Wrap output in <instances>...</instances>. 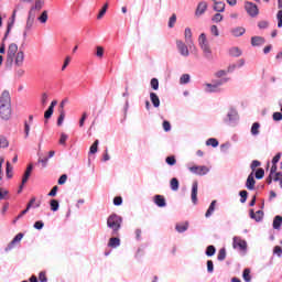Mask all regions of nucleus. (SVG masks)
<instances>
[{
	"label": "nucleus",
	"instance_id": "obj_38",
	"mask_svg": "<svg viewBox=\"0 0 282 282\" xmlns=\"http://www.w3.org/2000/svg\"><path fill=\"white\" fill-rule=\"evenodd\" d=\"M65 120V109H59V117L57 119V127H61Z\"/></svg>",
	"mask_w": 282,
	"mask_h": 282
},
{
	"label": "nucleus",
	"instance_id": "obj_30",
	"mask_svg": "<svg viewBox=\"0 0 282 282\" xmlns=\"http://www.w3.org/2000/svg\"><path fill=\"white\" fill-rule=\"evenodd\" d=\"M175 230L178 232H186L188 230V223L176 224Z\"/></svg>",
	"mask_w": 282,
	"mask_h": 282
},
{
	"label": "nucleus",
	"instance_id": "obj_49",
	"mask_svg": "<svg viewBox=\"0 0 282 282\" xmlns=\"http://www.w3.org/2000/svg\"><path fill=\"white\" fill-rule=\"evenodd\" d=\"M96 56L98 58H102V56H105V48L102 46H97Z\"/></svg>",
	"mask_w": 282,
	"mask_h": 282
},
{
	"label": "nucleus",
	"instance_id": "obj_57",
	"mask_svg": "<svg viewBox=\"0 0 282 282\" xmlns=\"http://www.w3.org/2000/svg\"><path fill=\"white\" fill-rule=\"evenodd\" d=\"M276 19H278V28H282V10L278 11Z\"/></svg>",
	"mask_w": 282,
	"mask_h": 282
},
{
	"label": "nucleus",
	"instance_id": "obj_35",
	"mask_svg": "<svg viewBox=\"0 0 282 282\" xmlns=\"http://www.w3.org/2000/svg\"><path fill=\"white\" fill-rule=\"evenodd\" d=\"M259 129H261V124L259 122H254L251 127V133L253 135H259Z\"/></svg>",
	"mask_w": 282,
	"mask_h": 282
},
{
	"label": "nucleus",
	"instance_id": "obj_7",
	"mask_svg": "<svg viewBox=\"0 0 282 282\" xmlns=\"http://www.w3.org/2000/svg\"><path fill=\"white\" fill-rule=\"evenodd\" d=\"M191 173L194 175H206L210 171L206 165H194L189 167Z\"/></svg>",
	"mask_w": 282,
	"mask_h": 282
},
{
	"label": "nucleus",
	"instance_id": "obj_21",
	"mask_svg": "<svg viewBox=\"0 0 282 282\" xmlns=\"http://www.w3.org/2000/svg\"><path fill=\"white\" fill-rule=\"evenodd\" d=\"M232 36H243L246 34V29L243 26H237L231 29Z\"/></svg>",
	"mask_w": 282,
	"mask_h": 282
},
{
	"label": "nucleus",
	"instance_id": "obj_26",
	"mask_svg": "<svg viewBox=\"0 0 282 282\" xmlns=\"http://www.w3.org/2000/svg\"><path fill=\"white\" fill-rule=\"evenodd\" d=\"M108 246H109V248H118V246H120V238H118V237L110 238Z\"/></svg>",
	"mask_w": 282,
	"mask_h": 282
},
{
	"label": "nucleus",
	"instance_id": "obj_63",
	"mask_svg": "<svg viewBox=\"0 0 282 282\" xmlns=\"http://www.w3.org/2000/svg\"><path fill=\"white\" fill-rule=\"evenodd\" d=\"M7 177H12V167H10V162H7Z\"/></svg>",
	"mask_w": 282,
	"mask_h": 282
},
{
	"label": "nucleus",
	"instance_id": "obj_43",
	"mask_svg": "<svg viewBox=\"0 0 282 282\" xmlns=\"http://www.w3.org/2000/svg\"><path fill=\"white\" fill-rule=\"evenodd\" d=\"M218 261H224L226 259V249L221 248L218 251V256H217Z\"/></svg>",
	"mask_w": 282,
	"mask_h": 282
},
{
	"label": "nucleus",
	"instance_id": "obj_3",
	"mask_svg": "<svg viewBox=\"0 0 282 282\" xmlns=\"http://www.w3.org/2000/svg\"><path fill=\"white\" fill-rule=\"evenodd\" d=\"M19 54V45L11 43L7 50V63L12 65L14 63V56Z\"/></svg>",
	"mask_w": 282,
	"mask_h": 282
},
{
	"label": "nucleus",
	"instance_id": "obj_53",
	"mask_svg": "<svg viewBox=\"0 0 282 282\" xmlns=\"http://www.w3.org/2000/svg\"><path fill=\"white\" fill-rule=\"evenodd\" d=\"M273 181L274 182H280V186L282 188V173L281 172L275 173V176L273 177Z\"/></svg>",
	"mask_w": 282,
	"mask_h": 282
},
{
	"label": "nucleus",
	"instance_id": "obj_59",
	"mask_svg": "<svg viewBox=\"0 0 282 282\" xmlns=\"http://www.w3.org/2000/svg\"><path fill=\"white\" fill-rule=\"evenodd\" d=\"M259 166H261V162L260 161H257V160H254V161H252V163H251V171H257V167H259Z\"/></svg>",
	"mask_w": 282,
	"mask_h": 282
},
{
	"label": "nucleus",
	"instance_id": "obj_12",
	"mask_svg": "<svg viewBox=\"0 0 282 282\" xmlns=\"http://www.w3.org/2000/svg\"><path fill=\"white\" fill-rule=\"evenodd\" d=\"M13 58L15 67H23V63L25 61V53L23 51H19Z\"/></svg>",
	"mask_w": 282,
	"mask_h": 282
},
{
	"label": "nucleus",
	"instance_id": "obj_58",
	"mask_svg": "<svg viewBox=\"0 0 282 282\" xmlns=\"http://www.w3.org/2000/svg\"><path fill=\"white\" fill-rule=\"evenodd\" d=\"M113 205L115 206H121L122 205V196H116L113 198Z\"/></svg>",
	"mask_w": 282,
	"mask_h": 282
},
{
	"label": "nucleus",
	"instance_id": "obj_9",
	"mask_svg": "<svg viewBox=\"0 0 282 282\" xmlns=\"http://www.w3.org/2000/svg\"><path fill=\"white\" fill-rule=\"evenodd\" d=\"M245 10L249 17H257L259 14V7L252 2H246Z\"/></svg>",
	"mask_w": 282,
	"mask_h": 282
},
{
	"label": "nucleus",
	"instance_id": "obj_39",
	"mask_svg": "<svg viewBox=\"0 0 282 282\" xmlns=\"http://www.w3.org/2000/svg\"><path fill=\"white\" fill-rule=\"evenodd\" d=\"M189 82H191V75H188V74H184V75H182L181 78H180L181 85H186V84H188Z\"/></svg>",
	"mask_w": 282,
	"mask_h": 282
},
{
	"label": "nucleus",
	"instance_id": "obj_25",
	"mask_svg": "<svg viewBox=\"0 0 282 282\" xmlns=\"http://www.w3.org/2000/svg\"><path fill=\"white\" fill-rule=\"evenodd\" d=\"M43 6H45V0H35V4L31 8L32 12L34 10L41 11L43 10Z\"/></svg>",
	"mask_w": 282,
	"mask_h": 282
},
{
	"label": "nucleus",
	"instance_id": "obj_16",
	"mask_svg": "<svg viewBox=\"0 0 282 282\" xmlns=\"http://www.w3.org/2000/svg\"><path fill=\"white\" fill-rule=\"evenodd\" d=\"M256 184H257V181H254V174L253 173L249 174L247 182H246V186H247L248 191H254Z\"/></svg>",
	"mask_w": 282,
	"mask_h": 282
},
{
	"label": "nucleus",
	"instance_id": "obj_34",
	"mask_svg": "<svg viewBox=\"0 0 282 282\" xmlns=\"http://www.w3.org/2000/svg\"><path fill=\"white\" fill-rule=\"evenodd\" d=\"M109 8V3L104 4V7L101 8V10L99 11L97 19L100 20L102 19V17H105V14H107V10Z\"/></svg>",
	"mask_w": 282,
	"mask_h": 282
},
{
	"label": "nucleus",
	"instance_id": "obj_17",
	"mask_svg": "<svg viewBox=\"0 0 282 282\" xmlns=\"http://www.w3.org/2000/svg\"><path fill=\"white\" fill-rule=\"evenodd\" d=\"M199 189V185L197 183V181H195L192 184V202L193 204H197V191Z\"/></svg>",
	"mask_w": 282,
	"mask_h": 282
},
{
	"label": "nucleus",
	"instance_id": "obj_42",
	"mask_svg": "<svg viewBox=\"0 0 282 282\" xmlns=\"http://www.w3.org/2000/svg\"><path fill=\"white\" fill-rule=\"evenodd\" d=\"M212 21L214 23H221L224 21V15L221 13H216L213 18Z\"/></svg>",
	"mask_w": 282,
	"mask_h": 282
},
{
	"label": "nucleus",
	"instance_id": "obj_14",
	"mask_svg": "<svg viewBox=\"0 0 282 282\" xmlns=\"http://www.w3.org/2000/svg\"><path fill=\"white\" fill-rule=\"evenodd\" d=\"M21 239H23V234H18L12 241L7 246L6 248V252H10V250L14 249V246H17V243H19L21 241Z\"/></svg>",
	"mask_w": 282,
	"mask_h": 282
},
{
	"label": "nucleus",
	"instance_id": "obj_32",
	"mask_svg": "<svg viewBox=\"0 0 282 282\" xmlns=\"http://www.w3.org/2000/svg\"><path fill=\"white\" fill-rule=\"evenodd\" d=\"M206 145L213 147L215 149V148L219 147V141H217V139H215V138H210L206 141Z\"/></svg>",
	"mask_w": 282,
	"mask_h": 282
},
{
	"label": "nucleus",
	"instance_id": "obj_1",
	"mask_svg": "<svg viewBox=\"0 0 282 282\" xmlns=\"http://www.w3.org/2000/svg\"><path fill=\"white\" fill-rule=\"evenodd\" d=\"M107 227L110 228L111 236L118 237L120 228H122V217L111 214L107 219Z\"/></svg>",
	"mask_w": 282,
	"mask_h": 282
},
{
	"label": "nucleus",
	"instance_id": "obj_5",
	"mask_svg": "<svg viewBox=\"0 0 282 282\" xmlns=\"http://www.w3.org/2000/svg\"><path fill=\"white\" fill-rule=\"evenodd\" d=\"M232 246L235 249L238 248V250H241V252H246V250H248V242L240 237H234Z\"/></svg>",
	"mask_w": 282,
	"mask_h": 282
},
{
	"label": "nucleus",
	"instance_id": "obj_60",
	"mask_svg": "<svg viewBox=\"0 0 282 282\" xmlns=\"http://www.w3.org/2000/svg\"><path fill=\"white\" fill-rule=\"evenodd\" d=\"M273 254H276L278 257L282 256V248L280 246H275L273 248Z\"/></svg>",
	"mask_w": 282,
	"mask_h": 282
},
{
	"label": "nucleus",
	"instance_id": "obj_18",
	"mask_svg": "<svg viewBox=\"0 0 282 282\" xmlns=\"http://www.w3.org/2000/svg\"><path fill=\"white\" fill-rule=\"evenodd\" d=\"M154 204H156L159 208H164V206H166V198H164L163 195H155Z\"/></svg>",
	"mask_w": 282,
	"mask_h": 282
},
{
	"label": "nucleus",
	"instance_id": "obj_31",
	"mask_svg": "<svg viewBox=\"0 0 282 282\" xmlns=\"http://www.w3.org/2000/svg\"><path fill=\"white\" fill-rule=\"evenodd\" d=\"M170 186H171L172 191H180V181L177 178L173 177L170 181Z\"/></svg>",
	"mask_w": 282,
	"mask_h": 282
},
{
	"label": "nucleus",
	"instance_id": "obj_62",
	"mask_svg": "<svg viewBox=\"0 0 282 282\" xmlns=\"http://www.w3.org/2000/svg\"><path fill=\"white\" fill-rule=\"evenodd\" d=\"M273 120H274L275 122L281 121V120H282V113H281V112H274V113H273Z\"/></svg>",
	"mask_w": 282,
	"mask_h": 282
},
{
	"label": "nucleus",
	"instance_id": "obj_27",
	"mask_svg": "<svg viewBox=\"0 0 282 282\" xmlns=\"http://www.w3.org/2000/svg\"><path fill=\"white\" fill-rule=\"evenodd\" d=\"M281 225H282V217L281 216H275L274 219H273L274 230H281Z\"/></svg>",
	"mask_w": 282,
	"mask_h": 282
},
{
	"label": "nucleus",
	"instance_id": "obj_47",
	"mask_svg": "<svg viewBox=\"0 0 282 282\" xmlns=\"http://www.w3.org/2000/svg\"><path fill=\"white\" fill-rule=\"evenodd\" d=\"M166 164H169L170 166H175V164H177V160H175V156H167L165 159Z\"/></svg>",
	"mask_w": 282,
	"mask_h": 282
},
{
	"label": "nucleus",
	"instance_id": "obj_45",
	"mask_svg": "<svg viewBox=\"0 0 282 282\" xmlns=\"http://www.w3.org/2000/svg\"><path fill=\"white\" fill-rule=\"evenodd\" d=\"M98 144H99V141L95 140V142L93 143V147H90L89 153H91L93 155L95 153H98Z\"/></svg>",
	"mask_w": 282,
	"mask_h": 282
},
{
	"label": "nucleus",
	"instance_id": "obj_11",
	"mask_svg": "<svg viewBox=\"0 0 282 282\" xmlns=\"http://www.w3.org/2000/svg\"><path fill=\"white\" fill-rule=\"evenodd\" d=\"M0 105L12 106V99L10 98V93L8 90L2 91L0 96Z\"/></svg>",
	"mask_w": 282,
	"mask_h": 282
},
{
	"label": "nucleus",
	"instance_id": "obj_15",
	"mask_svg": "<svg viewBox=\"0 0 282 282\" xmlns=\"http://www.w3.org/2000/svg\"><path fill=\"white\" fill-rule=\"evenodd\" d=\"M206 10H208V3L206 1L199 2L195 12L196 17H202Z\"/></svg>",
	"mask_w": 282,
	"mask_h": 282
},
{
	"label": "nucleus",
	"instance_id": "obj_50",
	"mask_svg": "<svg viewBox=\"0 0 282 282\" xmlns=\"http://www.w3.org/2000/svg\"><path fill=\"white\" fill-rule=\"evenodd\" d=\"M10 192L6 188H0V199H8V195Z\"/></svg>",
	"mask_w": 282,
	"mask_h": 282
},
{
	"label": "nucleus",
	"instance_id": "obj_19",
	"mask_svg": "<svg viewBox=\"0 0 282 282\" xmlns=\"http://www.w3.org/2000/svg\"><path fill=\"white\" fill-rule=\"evenodd\" d=\"M265 44V39L261 36H253L251 37V45L253 47H259V45H264Z\"/></svg>",
	"mask_w": 282,
	"mask_h": 282
},
{
	"label": "nucleus",
	"instance_id": "obj_28",
	"mask_svg": "<svg viewBox=\"0 0 282 282\" xmlns=\"http://www.w3.org/2000/svg\"><path fill=\"white\" fill-rule=\"evenodd\" d=\"M215 206H217V200H213L205 214V217H210L213 215V213H215Z\"/></svg>",
	"mask_w": 282,
	"mask_h": 282
},
{
	"label": "nucleus",
	"instance_id": "obj_37",
	"mask_svg": "<svg viewBox=\"0 0 282 282\" xmlns=\"http://www.w3.org/2000/svg\"><path fill=\"white\" fill-rule=\"evenodd\" d=\"M215 252H217V249L215 248V246L210 245V246L207 247V249H206V256L207 257L215 256Z\"/></svg>",
	"mask_w": 282,
	"mask_h": 282
},
{
	"label": "nucleus",
	"instance_id": "obj_2",
	"mask_svg": "<svg viewBox=\"0 0 282 282\" xmlns=\"http://www.w3.org/2000/svg\"><path fill=\"white\" fill-rule=\"evenodd\" d=\"M198 44L200 50H203L204 56L206 58H210L213 55V50L210 48V43H208V39H206V33H202L198 37Z\"/></svg>",
	"mask_w": 282,
	"mask_h": 282
},
{
	"label": "nucleus",
	"instance_id": "obj_61",
	"mask_svg": "<svg viewBox=\"0 0 282 282\" xmlns=\"http://www.w3.org/2000/svg\"><path fill=\"white\" fill-rule=\"evenodd\" d=\"M54 113V110L52 108H48L45 112H44V118L47 120L50 118H52V115Z\"/></svg>",
	"mask_w": 282,
	"mask_h": 282
},
{
	"label": "nucleus",
	"instance_id": "obj_41",
	"mask_svg": "<svg viewBox=\"0 0 282 282\" xmlns=\"http://www.w3.org/2000/svg\"><path fill=\"white\" fill-rule=\"evenodd\" d=\"M150 85L152 89H154V91H158V89H160V82L158 80V78H152Z\"/></svg>",
	"mask_w": 282,
	"mask_h": 282
},
{
	"label": "nucleus",
	"instance_id": "obj_13",
	"mask_svg": "<svg viewBox=\"0 0 282 282\" xmlns=\"http://www.w3.org/2000/svg\"><path fill=\"white\" fill-rule=\"evenodd\" d=\"M176 47L182 56H188V46L182 40L176 41Z\"/></svg>",
	"mask_w": 282,
	"mask_h": 282
},
{
	"label": "nucleus",
	"instance_id": "obj_33",
	"mask_svg": "<svg viewBox=\"0 0 282 282\" xmlns=\"http://www.w3.org/2000/svg\"><path fill=\"white\" fill-rule=\"evenodd\" d=\"M242 279L246 282H251L252 281V276L250 275V269H245L243 270Z\"/></svg>",
	"mask_w": 282,
	"mask_h": 282
},
{
	"label": "nucleus",
	"instance_id": "obj_20",
	"mask_svg": "<svg viewBox=\"0 0 282 282\" xmlns=\"http://www.w3.org/2000/svg\"><path fill=\"white\" fill-rule=\"evenodd\" d=\"M185 42L191 47L193 45V32L191 31V28H186L184 32Z\"/></svg>",
	"mask_w": 282,
	"mask_h": 282
},
{
	"label": "nucleus",
	"instance_id": "obj_8",
	"mask_svg": "<svg viewBox=\"0 0 282 282\" xmlns=\"http://www.w3.org/2000/svg\"><path fill=\"white\" fill-rule=\"evenodd\" d=\"M224 83H228V79H220L216 82L215 84H206L205 91L213 94L215 91H218L219 87L224 85Z\"/></svg>",
	"mask_w": 282,
	"mask_h": 282
},
{
	"label": "nucleus",
	"instance_id": "obj_46",
	"mask_svg": "<svg viewBox=\"0 0 282 282\" xmlns=\"http://www.w3.org/2000/svg\"><path fill=\"white\" fill-rule=\"evenodd\" d=\"M176 22H177V15H175V13H173L169 20V28H175Z\"/></svg>",
	"mask_w": 282,
	"mask_h": 282
},
{
	"label": "nucleus",
	"instance_id": "obj_40",
	"mask_svg": "<svg viewBox=\"0 0 282 282\" xmlns=\"http://www.w3.org/2000/svg\"><path fill=\"white\" fill-rule=\"evenodd\" d=\"M264 175H265V170L260 167L256 171V180H263Z\"/></svg>",
	"mask_w": 282,
	"mask_h": 282
},
{
	"label": "nucleus",
	"instance_id": "obj_4",
	"mask_svg": "<svg viewBox=\"0 0 282 282\" xmlns=\"http://www.w3.org/2000/svg\"><path fill=\"white\" fill-rule=\"evenodd\" d=\"M35 18H36V15L34 14V12H32V10H30L29 11V17H28V20H26V25H25V29H24V32H23L24 39L28 37V33L34 26V19Z\"/></svg>",
	"mask_w": 282,
	"mask_h": 282
},
{
	"label": "nucleus",
	"instance_id": "obj_24",
	"mask_svg": "<svg viewBox=\"0 0 282 282\" xmlns=\"http://www.w3.org/2000/svg\"><path fill=\"white\" fill-rule=\"evenodd\" d=\"M150 100H151L153 107H160V97H158V94L151 93Z\"/></svg>",
	"mask_w": 282,
	"mask_h": 282
},
{
	"label": "nucleus",
	"instance_id": "obj_44",
	"mask_svg": "<svg viewBox=\"0 0 282 282\" xmlns=\"http://www.w3.org/2000/svg\"><path fill=\"white\" fill-rule=\"evenodd\" d=\"M50 206H51V210H53V213H56V210H58V200L52 199L50 202Z\"/></svg>",
	"mask_w": 282,
	"mask_h": 282
},
{
	"label": "nucleus",
	"instance_id": "obj_22",
	"mask_svg": "<svg viewBox=\"0 0 282 282\" xmlns=\"http://www.w3.org/2000/svg\"><path fill=\"white\" fill-rule=\"evenodd\" d=\"M250 217H251V219H256L257 221H261V219H263V212L258 210L254 214V209H250Z\"/></svg>",
	"mask_w": 282,
	"mask_h": 282
},
{
	"label": "nucleus",
	"instance_id": "obj_48",
	"mask_svg": "<svg viewBox=\"0 0 282 282\" xmlns=\"http://www.w3.org/2000/svg\"><path fill=\"white\" fill-rule=\"evenodd\" d=\"M69 137L66 133H62L61 138H59V144H62V147H65V144L67 143V139Z\"/></svg>",
	"mask_w": 282,
	"mask_h": 282
},
{
	"label": "nucleus",
	"instance_id": "obj_23",
	"mask_svg": "<svg viewBox=\"0 0 282 282\" xmlns=\"http://www.w3.org/2000/svg\"><path fill=\"white\" fill-rule=\"evenodd\" d=\"M214 10L215 12H224V10H226V3L223 1H214Z\"/></svg>",
	"mask_w": 282,
	"mask_h": 282
},
{
	"label": "nucleus",
	"instance_id": "obj_6",
	"mask_svg": "<svg viewBox=\"0 0 282 282\" xmlns=\"http://www.w3.org/2000/svg\"><path fill=\"white\" fill-rule=\"evenodd\" d=\"M0 118L2 120H10L12 118V106L0 105Z\"/></svg>",
	"mask_w": 282,
	"mask_h": 282
},
{
	"label": "nucleus",
	"instance_id": "obj_52",
	"mask_svg": "<svg viewBox=\"0 0 282 282\" xmlns=\"http://www.w3.org/2000/svg\"><path fill=\"white\" fill-rule=\"evenodd\" d=\"M240 202L241 204H246V199H248V192L247 191H241L240 192Z\"/></svg>",
	"mask_w": 282,
	"mask_h": 282
},
{
	"label": "nucleus",
	"instance_id": "obj_29",
	"mask_svg": "<svg viewBox=\"0 0 282 282\" xmlns=\"http://www.w3.org/2000/svg\"><path fill=\"white\" fill-rule=\"evenodd\" d=\"M229 55L234 56V57H239L241 56V48L234 46L231 48H229Z\"/></svg>",
	"mask_w": 282,
	"mask_h": 282
},
{
	"label": "nucleus",
	"instance_id": "obj_55",
	"mask_svg": "<svg viewBox=\"0 0 282 282\" xmlns=\"http://www.w3.org/2000/svg\"><path fill=\"white\" fill-rule=\"evenodd\" d=\"M67 182V174H63L58 181L57 184H59V186H63V184H65Z\"/></svg>",
	"mask_w": 282,
	"mask_h": 282
},
{
	"label": "nucleus",
	"instance_id": "obj_56",
	"mask_svg": "<svg viewBox=\"0 0 282 282\" xmlns=\"http://www.w3.org/2000/svg\"><path fill=\"white\" fill-rule=\"evenodd\" d=\"M215 270V264H213V260L207 261V272L212 273Z\"/></svg>",
	"mask_w": 282,
	"mask_h": 282
},
{
	"label": "nucleus",
	"instance_id": "obj_54",
	"mask_svg": "<svg viewBox=\"0 0 282 282\" xmlns=\"http://www.w3.org/2000/svg\"><path fill=\"white\" fill-rule=\"evenodd\" d=\"M39 281H41V282H47V274L45 273V271L40 272V274H39Z\"/></svg>",
	"mask_w": 282,
	"mask_h": 282
},
{
	"label": "nucleus",
	"instance_id": "obj_10",
	"mask_svg": "<svg viewBox=\"0 0 282 282\" xmlns=\"http://www.w3.org/2000/svg\"><path fill=\"white\" fill-rule=\"evenodd\" d=\"M32 169H33L32 164H30L26 167L24 175L22 177V184L20 185L18 193H21V191H23V185L28 184V181L30 180V176L32 175Z\"/></svg>",
	"mask_w": 282,
	"mask_h": 282
},
{
	"label": "nucleus",
	"instance_id": "obj_36",
	"mask_svg": "<svg viewBox=\"0 0 282 282\" xmlns=\"http://www.w3.org/2000/svg\"><path fill=\"white\" fill-rule=\"evenodd\" d=\"M47 10H44L42 14L37 18V21H40V23H47Z\"/></svg>",
	"mask_w": 282,
	"mask_h": 282
},
{
	"label": "nucleus",
	"instance_id": "obj_64",
	"mask_svg": "<svg viewBox=\"0 0 282 282\" xmlns=\"http://www.w3.org/2000/svg\"><path fill=\"white\" fill-rule=\"evenodd\" d=\"M163 129H164V131H166V132L171 131V122H169V121H163Z\"/></svg>",
	"mask_w": 282,
	"mask_h": 282
},
{
	"label": "nucleus",
	"instance_id": "obj_51",
	"mask_svg": "<svg viewBox=\"0 0 282 282\" xmlns=\"http://www.w3.org/2000/svg\"><path fill=\"white\" fill-rule=\"evenodd\" d=\"M210 34L213 36H219V28H217V25H212L210 26Z\"/></svg>",
	"mask_w": 282,
	"mask_h": 282
}]
</instances>
